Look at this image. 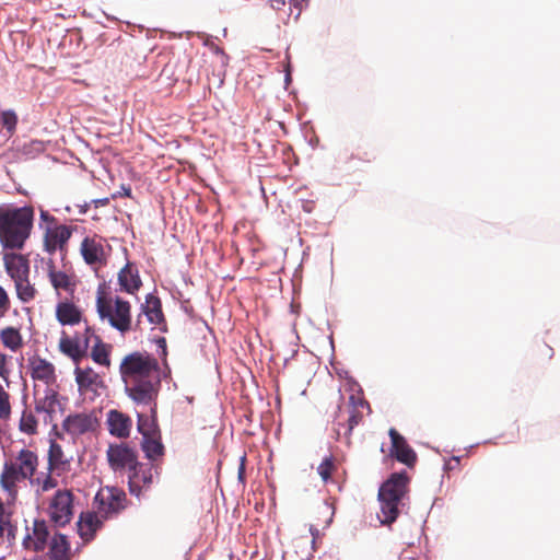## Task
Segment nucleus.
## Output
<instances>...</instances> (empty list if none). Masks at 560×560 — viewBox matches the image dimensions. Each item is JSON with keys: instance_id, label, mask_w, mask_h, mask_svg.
Segmentation results:
<instances>
[{"instance_id": "obj_22", "label": "nucleus", "mask_w": 560, "mask_h": 560, "mask_svg": "<svg viewBox=\"0 0 560 560\" xmlns=\"http://www.w3.org/2000/svg\"><path fill=\"white\" fill-rule=\"evenodd\" d=\"M28 370L35 381L44 382L46 385L56 381L54 364L38 355L28 359Z\"/></svg>"}, {"instance_id": "obj_46", "label": "nucleus", "mask_w": 560, "mask_h": 560, "mask_svg": "<svg viewBox=\"0 0 560 560\" xmlns=\"http://www.w3.org/2000/svg\"><path fill=\"white\" fill-rule=\"evenodd\" d=\"M244 462H245V457H242V463H241L240 470H238L240 478L243 477V474H244V470H245Z\"/></svg>"}, {"instance_id": "obj_23", "label": "nucleus", "mask_w": 560, "mask_h": 560, "mask_svg": "<svg viewBox=\"0 0 560 560\" xmlns=\"http://www.w3.org/2000/svg\"><path fill=\"white\" fill-rule=\"evenodd\" d=\"M3 261L5 271L13 281L21 280L23 277L30 276V261L24 255L5 253Z\"/></svg>"}, {"instance_id": "obj_2", "label": "nucleus", "mask_w": 560, "mask_h": 560, "mask_svg": "<svg viewBox=\"0 0 560 560\" xmlns=\"http://www.w3.org/2000/svg\"><path fill=\"white\" fill-rule=\"evenodd\" d=\"M35 211L32 206H0V243L5 249H22L30 238Z\"/></svg>"}, {"instance_id": "obj_40", "label": "nucleus", "mask_w": 560, "mask_h": 560, "mask_svg": "<svg viewBox=\"0 0 560 560\" xmlns=\"http://www.w3.org/2000/svg\"><path fill=\"white\" fill-rule=\"evenodd\" d=\"M40 220L45 223V225H55L58 223L57 219L45 210L40 211Z\"/></svg>"}, {"instance_id": "obj_43", "label": "nucleus", "mask_w": 560, "mask_h": 560, "mask_svg": "<svg viewBox=\"0 0 560 560\" xmlns=\"http://www.w3.org/2000/svg\"><path fill=\"white\" fill-rule=\"evenodd\" d=\"M284 5V0H271V8L275 10H281Z\"/></svg>"}, {"instance_id": "obj_48", "label": "nucleus", "mask_w": 560, "mask_h": 560, "mask_svg": "<svg viewBox=\"0 0 560 560\" xmlns=\"http://www.w3.org/2000/svg\"><path fill=\"white\" fill-rule=\"evenodd\" d=\"M287 80L288 81L290 80V61H288V66H287Z\"/></svg>"}, {"instance_id": "obj_32", "label": "nucleus", "mask_w": 560, "mask_h": 560, "mask_svg": "<svg viewBox=\"0 0 560 560\" xmlns=\"http://www.w3.org/2000/svg\"><path fill=\"white\" fill-rule=\"evenodd\" d=\"M0 340L3 346L11 351L15 352L23 346V337L20 330L15 327H5L0 331Z\"/></svg>"}, {"instance_id": "obj_42", "label": "nucleus", "mask_w": 560, "mask_h": 560, "mask_svg": "<svg viewBox=\"0 0 560 560\" xmlns=\"http://www.w3.org/2000/svg\"><path fill=\"white\" fill-rule=\"evenodd\" d=\"M306 2V0H291L290 4L292 7H294L295 9H298V13H296V16L298 18L301 13V10H302V4Z\"/></svg>"}, {"instance_id": "obj_8", "label": "nucleus", "mask_w": 560, "mask_h": 560, "mask_svg": "<svg viewBox=\"0 0 560 560\" xmlns=\"http://www.w3.org/2000/svg\"><path fill=\"white\" fill-rule=\"evenodd\" d=\"M74 494L69 489H58L50 498L47 513L49 521L57 527L68 525L74 515Z\"/></svg>"}, {"instance_id": "obj_50", "label": "nucleus", "mask_w": 560, "mask_h": 560, "mask_svg": "<svg viewBox=\"0 0 560 560\" xmlns=\"http://www.w3.org/2000/svg\"><path fill=\"white\" fill-rule=\"evenodd\" d=\"M124 194H125L127 197H130V195H131V190H130V188H128V189L124 190Z\"/></svg>"}, {"instance_id": "obj_5", "label": "nucleus", "mask_w": 560, "mask_h": 560, "mask_svg": "<svg viewBox=\"0 0 560 560\" xmlns=\"http://www.w3.org/2000/svg\"><path fill=\"white\" fill-rule=\"evenodd\" d=\"M96 312L102 320H107L120 334H126L131 329L130 303L119 296L113 301L106 292L105 284L97 288Z\"/></svg>"}, {"instance_id": "obj_26", "label": "nucleus", "mask_w": 560, "mask_h": 560, "mask_svg": "<svg viewBox=\"0 0 560 560\" xmlns=\"http://www.w3.org/2000/svg\"><path fill=\"white\" fill-rule=\"evenodd\" d=\"M103 524V518L96 512H86L80 515L78 521V533L84 541H90Z\"/></svg>"}, {"instance_id": "obj_9", "label": "nucleus", "mask_w": 560, "mask_h": 560, "mask_svg": "<svg viewBox=\"0 0 560 560\" xmlns=\"http://www.w3.org/2000/svg\"><path fill=\"white\" fill-rule=\"evenodd\" d=\"M126 493L115 487L102 488L94 498L96 513L106 520L118 514L126 508Z\"/></svg>"}, {"instance_id": "obj_51", "label": "nucleus", "mask_w": 560, "mask_h": 560, "mask_svg": "<svg viewBox=\"0 0 560 560\" xmlns=\"http://www.w3.org/2000/svg\"><path fill=\"white\" fill-rule=\"evenodd\" d=\"M4 533V528L0 526V538L3 536Z\"/></svg>"}, {"instance_id": "obj_29", "label": "nucleus", "mask_w": 560, "mask_h": 560, "mask_svg": "<svg viewBox=\"0 0 560 560\" xmlns=\"http://www.w3.org/2000/svg\"><path fill=\"white\" fill-rule=\"evenodd\" d=\"M54 475H56V471H49L46 468V471H42L33 476L30 480V485L37 495H43L58 487V480Z\"/></svg>"}, {"instance_id": "obj_18", "label": "nucleus", "mask_w": 560, "mask_h": 560, "mask_svg": "<svg viewBox=\"0 0 560 560\" xmlns=\"http://www.w3.org/2000/svg\"><path fill=\"white\" fill-rule=\"evenodd\" d=\"M55 316L61 326H77L88 322L82 308L69 300L57 303Z\"/></svg>"}, {"instance_id": "obj_3", "label": "nucleus", "mask_w": 560, "mask_h": 560, "mask_svg": "<svg viewBox=\"0 0 560 560\" xmlns=\"http://www.w3.org/2000/svg\"><path fill=\"white\" fill-rule=\"evenodd\" d=\"M38 466L37 453L30 448H21L4 462L0 486L12 500H15L20 491L19 485L26 480L30 482L37 472Z\"/></svg>"}, {"instance_id": "obj_25", "label": "nucleus", "mask_w": 560, "mask_h": 560, "mask_svg": "<svg viewBox=\"0 0 560 560\" xmlns=\"http://www.w3.org/2000/svg\"><path fill=\"white\" fill-rule=\"evenodd\" d=\"M75 382L81 393L96 392L98 387L103 386V381L98 373L92 368H79L74 370Z\"/></svg>"}, {"instance_id": "obj_24", "label": "nucleus", "mask_w": 560, "mask_h": 560, "mask_svg": "<svg viewBox=\"0 0 560 560\" xmlns=\"http://www.w3.org/2000/svg\"><path fill=\"white\" fill-rule=\"evenodd\" d=\"M108 431L119 439H127L132 427L131 418L118 410H109L107 413Z\"/></svg>"}, {"instance_id": "obj_7", "label": "nucleus", "mask_w": 560, "mask_h": 560, "mask_svg": "<svg viewBox=\"0 0 560 560\" xmlns=\"http://www.w3.org/2000/svg\"><path fill=\"white\" fill-rule=\"evenodd\" d=\"M369 409L368 401L362 398L350 396L349 406L346 409L338 408L335 418V431L338 436L343 435L349 439L352 430L362 421L363 413L361 409Z\"/></svg>"}, {"instance_id": "obj_12", "label": "nucleus", "mask_w": 560, "mask_h": 560, "mask_svg": "<svg viewBox=\"0 0 560 560\" xmlns=\"http://www.w3.org/2000/svg\"><path fill=\"white\" fill-rule=\"evenodd\" d=\"M154 465L152 463L138 462L128 475V486L131 494L140 497V494L148 490L154 481Z\"/></svg>"}, {"instance_id": "obj_44", "label": "nucleus", "mask_w": 560, "mask_h": 560, "mask_svg": "<svg viewBox=\"0 0 560 560\" xmlns=\"http://www.w3.org/2000/svg\"><path fill=\"white\" fill-rule=\"evenodd\" d=\"M158 342H159L160 347L162 348V353H163V355H164V357H166V354H167V349H166V340H165V338H163V337H162V338H160V339L158 340Z\"/></svg>"}, {"instance_id": "obj_20", "label": "nucleus", "mask_w": 560, "mask_h": 560, "mask_svg": "<svg viewBox=\"0 0 560 560\" xmlns=\"http://www.w3.org/2000/svg\"><path fill=\"white\" fill-rule=\"evenodd\" d=\"M120 291L135 295L142 287L139 269L136 264L127 261L117 275Z\"/></svg>"}, {"instance_id": "obj_39", "label": "nucleus", "mask_w": 560, "mask_h": 560, "mask_svg": "<svg viewBox=\"0 0 560 560\" xmlns=\"http://www.w3.org/2000/svg\"><path fill=\"white\" fill-rule=\"evenodd\" d=\"M11 307V301L7 291L0 285V318L3 317Z\"/></svg>"}, {"instance_id": "obj_28", "label": "nucleus", "mask_w": 560, "mask_h": 560, "mask_svg": "<svg viewBox=\"0 0 560 560\" xmlns=\"http://www.w3.org/2000/svg\"><path fill=\"white\" fill-rule=\"evenodd\" d=\"M150 415L138 413V431L143 438L148 436H156L161 434L158 424V411H156V402L155 400L150 405Z\"/></svg>"}, {"instance_id": "obj_33", "label": "nucleus", "mask_w": 560, "mask_h": 560, "mask_svg": "<svg viewBox=\"0 0 560 560\" xmlns=\"http://www.w3.org/2000/svg\"><path fill=\"white\" fill-rule=\"evenodd\" d=\"M110 345L105 343L101 337H96V341L91 350V358L95 363L108 368L110 365Z\"/></svg>"}, {"instance_id": "obj_4", "label": "nucleus", "mask_w": 560, "mask_h": 560, "mask_svg": "<svg viewBox=\"0 0 560 560\" xmlns=\"http://www.w3.org/2000/svg\"><path fill=\"white\" fill-rule=\"evenodd\" d=\"M409 477L406 471L394 472L382 483L378 490L380 513L383 525L393 524L400 514L409 492Z\"/></svg>"}, {"instance_id": "obj_17", "label": "nucleus", "mask_w": 560, "mask_h": 560, "mask_svg": "<svg viewBox=\"0 0 560 560\" xmlns=\"http://www.w3.org/2000/svg\"><path fill=\"white\" fill-rule=\"evenodd\" d=\"M97 427V419L92 413H72L62 421V429L72 436L83 435L92 432Z\"/></svg>"}, {"instance_id": "obj_16", "label": "nucleus", "mask_w": 560, "mask_h": 560, "mask_svg": "<svg viewBox=\"0 0 560 560\" xmlns=\"http://www.w3.org/2000/svg\"><path fill=\"white\" fill-rule=\"evenodd\" d=\"M388 435L392 442L390 455L395 457L399 463L405 464L409 468H412L418 460L417 453L396 429L390 428Z\"/></svg>"}, {"instance_id": "obj_37", "label": "nucleus", "mask_w": 560, "mask_h": 560, "mask_svg": "<svg viewBox=\"0 0 560 560\" xmlns=\"http://www.w3.org/2000/svg\"><path fill=\"white\" fill-rule=\"evenodd\" d=\"M336 465L334 463V458L326 457L317 467V472L320 476L322 480L327 483L330 480L332 471H335Z\"/></svg>"}, {"instance_id": "obj_19", "label": "nucleus", "mask_w": 560, "mask_h": 560, "mask_svg": "<svg viewBox=\"0 0 560 560\" xmlns=\"http://www.w3.org/2000/svg\"><path fill=\"white\" fill-rule=\"evenodd\" d=\"M72 457L68 456L62 446L51 440L47 453V469L56 471L57 476L69 472L71 469Z\"/></svg>"}, {"instance_id": "obj_30", "label": "nucleus", "mask_w": 560, "mask_h": 560, "mask_svg": "<svg viewBox=\"0 0 560 560\" xmlns=\"http://www.w3.org/2000/svg\"><path fill=\"white\" fill-rule=\"evenodd\" d=\"M50 560H71L70 544L63 534H55L51 537L48 552Z\"/></svg>"}, {"instance_id": "obj_10", "label": "nucleus", "mask_w": 560, "mask_h": 560, "mask_svg": "<svg viewBox=\"0 0 560 560\" xmlns=\"http://www.w3.org/2000/svg\"><path fill=\"white\" fill-rule=\"evenodd\" d=\"M106 456L108 465L114 471L129 470L138 463L137 451L127 443L110 444Z\"/></svg>"}, {"instance_id": "obj_52", "label": "nucleus", "mask_w": 560, "mask_h": 560, "mask_svg": "<svg viewBox=\"0 0 560 560\" xmlns=\"http://www.w3.org/2000/svg\"><path fill=\"white\" fill-rule=\"evenodd\" d=\"M548 351H549V357H552V353H553L552 349L548 348Z\"/></svg>"}, {"instance_id": "obj_34", "label": "nucleus", "mask_w": 560, "mask_h": 560, "mask_svg": "<svg viewBox=\"0 0 560 560\" xmlns=\"http://www.w3.org/2000/svg\"><path fill=\"white\" fill-rule=\"evenodd\" d=\"M38 418L36 417L35 409L25 408L22 411L20 421H19V430L27 435H35L38 432Z\"/></svg>"}, {"instance_id": "obj_47", "label": "nucleus", "mask_w": 560, "mask_h": 560, "mask_svg": "<svg viewBox=\"0 0 560 560\" xmlns=\"http://www.w3.org/2000/svg\"><path fill=\"white\" fill-rule=\"evenodd\" d=\"M107 201H108L107 199H101V200H95V203H96V205H98V203H100V205L104 206V205H106V203H107Z\"/></svg>"}, {"instance_id": "obj_45", "label": "nucleus", "mask_w": 560, "mask_h": 560, "mask_svg": "<svg viewBox=\"0 0 560 560\" xmlns=\"http://www.w3.org/2000/svg\"><path fill=\"white\" fill-rule=\"evenodd\" d=\"M318 560H338L334 555L324 552L322 556H319Z\"/></svg>"}, {"instance_id": "obj_27", "label": "nucleus", "mask_w": 560, "mask_h": 560, "mask_svg": "<svg viewBox=\"0 0 560 560\" xmlns=\"http://www.w3.org/2000/svg\"><path fill=\"white\" fill-rule=\"evenodd\" d=\"M142 312L147 315L151 324L159 326L161 330L166 331V322L160 298L153 294H148L145 296V303L142 305Z\"/></svg>"}, {"instance_id": "obj_31", "label": "nucleus", "mask_w": 560, "mask_h": 560, "mask_svg": "<svg viewBox=\"0 0 560 560\" xmlns=\"http://www.w3.org/2000/svg\"><path fill=\"white\" fill-rule=\"evenodd\" d=\"M141 447L145 457L151 462H155L164 456V445L162 443L161 434L143 438L141 441Z\"/></svg>"}, {"instance_id": "obj_6", "label": "nucleus", "mask_w": 560, "mask_h": 560, "mask_svg": "<svg viewBox=\"0 0 560 560\" xmlns=\"http://www.w3.org/2000/svg\"><path fill=\"white\" fill-rule=\"evenodd\" d=\"M96 337L100 336L96 335L94 327L89 325V322H85L82 332L77 331L73 336H70L62 331L58 347L62 354L70 358L74 363H79L88 355L90 342L92 340L95 342Z\"/></svg>"}, {"instance_id": "obj_11", "label": "nucleus", "mask_w": 560, "mask_h": 560, "mask_svg": "<svg viewBox=\"0 0 560 560\" xmlns=\"http://www.w3.org/2000/svg\"><path fill=\"white\" fill-rule=\"evenodd\" d=\"M22 545L26 550L40 552L47 547L50 537L48 523L43 518H35L32 526H26Z\"/></svg>"}, {"instance_id": "obj_1", "label": "nucleus", "mask_w": 560, "mask_h": 560, "mask_svg": "<svg viewBox=\"0 0 560 560\" xmlns=\"http://www.w3.org/2000/svg\"><path fill=\"white\" fill-rule=\"evenodd\" d=\"M119 373L127 396L136 404L151 405L156 400L161 386V369L158 360L135 351L120 362Z\"/></svg>"}, {"instance_id": "obj_49", "label": "nucleus", "mask_w": 560, "mask_h": 560, "mask_svg": "<svg viewBox=\"0 0 560 560\" xmlns=\"http://www.w3.org/2000/svg\"><path fill=\"white\" fill-rule=\"evenodd\" d=\"M124 194H125L127 197H130V195H131V190H130V188H128V189L124 190Z\"/></svg>"}, {"instance_id": "obj_53", "label": "nucleus", "mask_w": 560, "mask_h": 560, "mask_svg": "<svg viewBox=\"0 0 560 560\" xmlns=\"http://www.w3.org/2000/svg\"><path fill=\"white\" fill-rule=\"evenodd\" d=\"M453 459H454L456 463H458V462H459L458 457H454Z\"/></svg>"}, {"instance_id": "obj_36", "label": "nucleus", "mask_w": 560, "mask_h": 560, "mask_svg": "<svg viewBox=\"0 0 560 560\" xmlns=\"http://www.w3.org/2000/svg\"><path fill=\"white\" fill-rule=\"evenodd\" d=\"M0 120L2 127L8 131V133L13 135L18 125V115L15 112L11 109L3 110L1 113Z\"/></svg>"}, {"instance_id": "obj_14", "label": "nucleus", "mask_w": 560, "mask_h": 560, "mask_svg": "<svg viewBox=\"0 0 560 560\" xmlns=\"http://www.w3.org/2000/svg\"><path fill=\"white\" fill-rule=\"evenodd\" d=\"M44 249L54 254L57 249L62 250L70 240L74 228L65 224L44 225Z\"/></svg>"}, {"instance_id": "obj_35", "label": "nucleus", "mask_w": 560, "mask_h": 560, "mask_svg": "<svg viewBox=\"0 0 560 560\" xmlns=\"http://www.w3.org/2000/svg\"><path fill=\"white\" fill-rule=\"evenodd\" d=\"M14 285L16 296L21 302L28 303L35 299L37 291L35 287L30 282L28 277H23L21 280H15Z\"/></svg>"}, {"instance_id": "obj_41", "label": "nucleus", "mask_w": 560, "mask_h": 560, "mask_svg": "<svg viewBox=\"0 0 560 560\" xmlns=\"http://www.w3.org/2000/svg\"><path fill=\"white\" fill-rule=\"evenodd\" d=\"M310 532L312 535V540H311V544H312L311 555H312L316 550V541L319 538V530L316 527L311 526Z\"/></svg>"}, {"instance_id": "obj_21", "label": "nucleus", "mask_w": 560, "mask_h": 560, "mask_svg": "<svg viewBox=\"0 0 560 560\" xmlns=\"http://www.w3.org/2000/svg\"><path fill=\"white\" fill-rule=\"evenodd\" d=\"M48 278L57 294L65 291L72 295L77 289L75 276L62 270H57L51 260L48 265Z\"/></svg>"}, {"instance_id": "obj_13", "label": "nucleus", "mask_w": 560, "mask_h": 560, "mask_svg": "<svg viewBox=\"0 0 560 560\" xmlns=\"http://www.w3.org/2000/svg\"><path fill=\"white\" fill-rule=\"evenodd\" d=\"M80 253L86 265L95 270L107 265L108 254L101 237H85L81 242Z\"/></svg>"}, {"instance_id": "obj_15", "label": "nucleus", "mask_w": 560, "mask_h": 560, "mask_svg": "<svg viewBox=\"0 0 560 560\" xmlns=\"http://www.w3.org/2000/svg\"><path fill=\"white\" fill-rule=\"evenodd\" d=\"M35 412L42 415L45 424L52 423L57 413L62 411L58 399V393L52 388H46L43 397H35Z\"/></svg>"}, {"instance_id": "obj_38", "label": "nucleus", "mask_w": 560, "mask_h": 560, "mask_svg": "<svg viewBox=\"0 0 560 560\" xmlns=\"http://www.w3.org/2000/svg\"><path fill=\"white\" fill-rule=\"evenodd\" d=\"M12 413L10 394L0 384V417L9 420Z\"/></svg>"}]
</instances>
